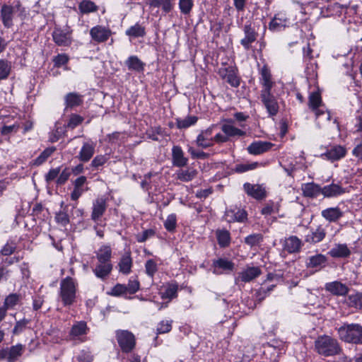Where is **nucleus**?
<instances>
[{
    "mask_svg": "<svg viewBox=\"0 0 362 362\" xmlns=\"http://www.w3.org/2000/svg\"><path fill=\"white\" fill-rule=\"evenodd\" d=\"M315 351L322 356H332L340 354L341 349L338 341L328 335H322L315 341Z\"/></svg>",
    "mask_w": 362,
    "mask_h": 362,
    "instance_id": "obj_1",
    "label": "nucleus"
},
{
    "mask_svg": "<svg viewBox=\"0 0 362 362\" xmlns=\"http://www.w3.org/2000/svg\"><path fill=\"white\" fill-rule=\"evenodd\" d=\"M78 283L71 277H66L60 282L59 297L64 306H70L76 298Z\"/></svg>",
    "mask_w": 362,
    "mask_h": 362,
    "instance_id": "obj_2",
    "label": "nucleus"
},
{
    "mask_svg": "<svg viewBox=\"0 0 362 362\" xmlns=\"http://www.w3.org/2000/svg\"><path fill=\"white\" fill-rule=\"evenodd\" d=\"M338 334L345 342L362 344V326L358 324L344 325L338 329Z\"/></svg>",
    "mask_w": 362,
    "mask_h": 362,
    "instance_id": "obj_3",
    "label": "nucleus"
},
{
    "mask_svg": "<svg viewBox=\"0 0 362 362\" xmlns=\"http://www.w3.org/2000/svg\"><path fill=\"white\" fill-rule=\"evenodd\" d=\"M309 107L315 112L316 118L321 120L329 121L331 115L322 104L320 93L317 91L312 92L309 95Z\"/></svg>",
    "mask_w": 362,
    "mask_h": 362,
    "instance_id": "obj_4",
    "label": "nucleus"
},
{
    "mask_svg": "<svg viewBox=\"0 0 362 362\" xmlns=\"http://www.w3.org/2000/svg\"><path fill=\"white\" fill-rule=\"evenodd\" d=\"M116 338L119 346L124 352H129L135 346L134 335L127 330H117Z\"/></svg>",
    "mask_w": 362,
    "mask_h": 362,
    "instance_id": "obj_5",
    "label": "nucleus"
},
{
    "mask_svg": "<svg viewBox=\"0 0 362 362\" xmlns=\"http://www.w3.org/2000/svg\"><path fill=\"white\" fill-rule=\"evenodd\" d=\"M21 4L17 1L14 5L10 6L4 4L1 8V17L2 23L6 28H10L13 25V14L16 12L22 13Z\"/></svg>",
    "mask_w": 362,
    "mask_h": 362,
    "instance_id": "obj_6",
    "label": "nucleus"
},
{
    "mask_svg": "<svg viewBox=\"0 0 362 362\" xmlns=\"http://www.w3.org/2000/svg\"><path fill=\"white\" fill-rule=\"evenodd\" d=\"M52 38L58 46H70L72 43V31L69 28H57L53 31Z\"/></svg>",
    "mask_w": 362,
    "mask_h": 362,
    "instance_id": "obj_7",
    "label": "nucleus"
},
{
    "mask_svg": "<svg viewBox=\"0 0 362 362\" xmlns=\"http://www.w3.org/2000/svg\"><path fill=\"white\" fill-rule=\"evenodd\" d=\"M261 100L269 116H275L279 111V103L271 91L261 93Z\"/></svg>",
    "mask_w": 362,
    "mask_h": 362,
    "instance_id": "obj_8",
    "label": "nucleus"
},
{
    "mask_svg": "<svg viewBox=\"0 0 362 362\" xmlns=\"http://www.w3.org/2000/svg\"><path fill=\"white\" fill-rule=\"evenodd\" d=\"M243 32L245 37L240 40V44L245 50H249L251 44L256 41L258 34L250 23H246L243 26Z\"/></svg>",
    "mask_w": 362,
    "mask_h": 362,
    "instance_id": "obj_9",
    "label": "nucleus"
},
{
    "mask_svg": "<svg viewBox=\"0 0 362 362\" xmlns=\"http://www.w3.org/2000/svg\"><path fill=\"white\" fill-rule=\"evenodd\" d=\"M261 273V269L258 267H247L238 273L235 282L236 284H238L240 281L244 283L250 282L258 277Z\"/></svg>",
    "mask_w": 362,
    "mask_h": 362,
    "instance_id": "obj_10",
    "label": "nucleus"
},
{
    "mask_svg": "<svg viewBox=\"0 0 362 362\" xmlns=\"http://www.w3.org/2000/svg\"><path fill=\"white\" fill-rule=\"evenodd\" d=\"M90 35L92 40L97 43L104 42L111 35V30L102 25H96L90 30Z\"/></svg>",
    "mask_w": 362,
    "mask_h": 362,
    "instance_id": "obj_11",
    "label": "nucleus"
},
{
    "mask_svg": "<svg viewBox=\"0 0 362 362\" xmlns=\"http://www.w3.org/2000/svg\"><path fill=\"white\" fill-rule=\"evenodd\" d=\"M214 126H211L205 130H202L197 136L196 144L202 148H206L213 146V131Z\"/></svg>",
    "mask_w": 362,
    "mask_h": 362,
    "instance_id": "obj_12",
    "label": "nucleus"
},
{
    "mask_svg": "<svg viewBox=\"0 0 362 362\" xmlns=\"http://www.w3.org/2000/svg\"><path fill=\"white\" fill-rule=\"evenodd\" d=\"M218 74L220 76L226 80L231 86L236 88L240 86V78L233 67L221 68L218 71Z\"/></svg>",
    "mask_w": 362,
    "mask_h": 362,
    "instance_id": "obj_13",
    "label": "nucleus"
},
{
    "mask_svg": "<svg viewBox=\"0 0 362 362\" xmlns=\"http://www.w3.org/2000/svg\"><path fill=\"white\" fill-rule=\"evenodd\" d=\"M344 215V212L339 207H328L321 211V216L329 223L338 222Z\"/></svg>",
    "mask_w": 362,
    "mask_h": 362,
    "instance_id": "obj_14",
    "label": "nucleus"
},
{
    "mask_svg": "<svg viewBox=\"0 0 362 362\" xmlns=\"http://www.w3.org/2000/svg\"><path fill=\"white\" fill-rule=\"evenodd\" d=\"M288 23L286 15L284 13H279L270 21L269 29L272 32H279L287 27Z\"/></svg>",
    "mask_w": 362,
    "mask_h": 362,
    "instance_id": "obj_15",
    "label": "nucleus"
},
{
    "mask_svg": "<svg viewBox=\"0 0 362 362\" xmlns=\"http://www.w3.org/2000/svg\"><path fill=\"white\" fill-rule=\"evenodd\" d=\"M346 154V148L340 145H336L330 147L327 151L321 155L322 158L332 162L339 160L344 158Z\"/></svg>",
    "mask_w": 362,
    "mask_h": 362,
    "instance_id": "obj_16",
    "label": "nucleus"
},
{
    "mask_svg": "<svg viewBox=\"0 0 362 362\" xmlns=\"http://www.w3.org/2000/svg\"><path fill=\"white\" fill-rule=\"evenodd\" d=\"M243 188L247 195L255 199H262L266 197L265 188L262 185L246 182L244 184Z\"/></svg>",
    "mask_w": 362,
    "mask_h": 362,
    "instance_id": "obj_17",
    "label": "nucleus"
},
{
    "mask_svg": "<svg viewBox=\"0 0 362 362\" xmlns=\"http://www.w3.org/2000/svg\"><path fill=\"white\" fill-rule=\"evenodd\" d=\"M213 273L221 274L223 272H231L234 269V263L225 258H219L213 262Z\"/></svg>",
    "mask_w": 362,
    "mask_h": 362,
    "instance_id": "obj_18",
    "label": "nucleus"
},
{
    "mask_svg": "<svg viewBox=\"0 0 362 362\" xmlns=\"http://www.w3.org/2000/svg\"><path fill=\"white\" fill-rule=\"evenodd\" d=\"M274 144L269 141H257L247 147V151L252 155H259L269 151Z\"/></svg>",
    "mask_w": 362,
    "mask_h": 362,
    "instance_id": "obj_19",
    "label": "nucleus"
},
{
    "mask_svg": "<svg viewBox=\"0 0 362 362\" xmlns=\"http://www.w3.org/2000/svg\"><path fill=\"white\" fill-rule=\"evenodd\" d=\"M113 269L112 263L98 262L93 272L95 276L103 281L105 280L111 274Z\"/></svg>",
    "mask_w": 362,
    "mask_h": 362,
    "instance_id": "obj_20",
    "label": "nucleus"
},
{
    "mask_svg": "<svg viewBox=\"0 0 362 362\" xmlns=\"http://www.w3.org/2000/svg\"><path fill=\"white\" fill-rule=\"evenodd\" d=\"M325 290L335 296H345L349 292V287L341 281H334L327 283Z\"/></svg>",
    "mask_w": 362,
    "mask_h": 362,
    "instance_id": "obj_21",
    "label": "nucleus"
},
{
    "mask_svg": "<svg viewBox=\"0 0 362 362\" xmlns=\"http://www.w3.org/2000/svg\"><path fill=\"white\" fill-rule=\"evenodd\" d=\"M172 162L174 166L179 168L187 165L188 163V158L185 156L184 152L181 147L178 146H175L173 147Z\"/></svg>",
    "mask_w": 362,
    "mask_h": 362,
    "instance_id": "obj_22",
    "label": "nucleus"
},
{
    "mask_svg": "<svg viewBox=\"0 0 362 362\" xmlns=\"http://www.w3.org/2000/svg\"><path fill=\"white\" fill-rule=\"evenodd\" d=\"M95 147L93 142H84L78 153V160L83 163L89 161L95 153Z\"/></svg>",
    "mask_w": 362,
    "mask_h": 362,
    "instance_id": "obj_23",
    "label": "nucleus"
},
{
    "mask_svg": "<svg viewBox=\"0 0 362 362\" xmlns=\"http://www.w3.org/2000/svg\"><path fill=\"white\" fill-rule=\"evenodd\" d=\"M106 200L103 197L96 199L93 204V211L91 218L97 221L105 213L106 210Z\"/></svg>",
    "mask_w": 362,
    "mask_h": 362,
    "instance_id": "obj_24",
    "label": "nucleus"
},
{
    "mask_svg": "<svg viewBox=\"0 0 362 362\" xmlns=\"http://www.w3.org/2000/svg\"><path fill=\"white\" fill-rule=\"evenodd\" d=\"M321 194L325 197L331 198L336 197L345 193V189L339 185L332 183L322 187Z\"/></svg>",
    "mask_w": 362,
    "mask_h": 362,
    "instance_id": "obj_25",
    "label": "nucleus"
},
{
    "mask_svg": "<svg viewBox=\"0 0 362 362\" xmlns=\"http://www.w3.org/2000/svg\"><path fill=\"white\" fill-rule=\"evenodd\" d=\"M226 219L228 222H244L247 219V213L245 210L234 208L226 211Z\"/></svg>",
    "mask_w": 362,
    "mask_h": 362,
    "instance_id": "obj_26",
    "label": "nucleus"
},
{
    "mask_svg": "<svg viewBox=\"0 0 362 362\" xmlns=\"http://www.w3.org/2000/svg\"><path fill=\"white\" fill-rule=\"evenodd\" d=\"M329 255L334 258H346L351 255V250L345 243L335 244L329 251Z\"/></svg>",
    "mask_w": 362,
    "mask_h": 362,
    "instance_id": "obj_27",
    "label": "nucleus"
},
{
    "mask_svg": "<svg viewBox=\"0 0 362 362\" xmlns=\"http://www.w3.org/2000/svg\"><path fill=\"white\" fill-rule=\"evenodd\" d=\"M326 235L325 229L322 226H318L316 229L311 230L305 236V241L309 243L315 244L321 242Z\"/></svg>",
    "mask_w": 362,
    "mask_h": 362,
    "instance_id": "obj_28",
    "label": "nucleus"
},
{
    "mask_svg": "<svg viewBox=\"0 0 362 362\" xmlns=\"http://www.w3.org/2000/svg\"><path fill=\"white\" fill-rule=\"evenodd\" d=\"M301 189L304 197L313 198L321 194L322 187L314 182H308L303 184Z\"/></svg>",
    "mask_w": 362,
    "mask_h": 362,
    "instance_id": "obj_29",
    "label": "nucleus"
},
{
    "mask_svg": "<svg viewBox=\"0 0 362 362\" xmlns=\"http://www.w3.org/2000/svg\"><path fill=\"white\" fill-rule=\"evenodd\" d=\"M327 262V258L322 254H317L308 257L306 261L308 268L319 269L322 268Z\"/></svg>",
    "mask_w": 362,
    "mask_h": 362,
    "instance_id": "obj_30",
    "label": "nucleus"
},
{
    "mask_svg": "<svg viewBox=\"0 0 362 362\" xmlns=\"http://www.w3.org/2000/svg\"><path fill=\"white\" fill-rule=\"evenodd\" d=\"M260 80L262 85L261 93L271 91L273 87V82L272 81V76L269 71L265 67H264L261 71Z\"/></svg>",
    "mask_w": 362,
    "mask_h": 362,
    "instance_id": "obj_31",
    "label": "nucleus"
},
{
    "mask_svg": "<svg viewBox=\"0 0 362 362\" xmlns=\"http://www.w3.org/2000/svg\"><path fill=\"white\" fill-rule=\"evenodd\" d=\"M95 254L98 262L111 263L112 249L110 245H102Z\"/></svg>",
    "mask_w": 362,
    "mask_h": 362,
    "instance_id": "obj_32",
    "label": "nucleus"
},
{
    "mask_svg": "<svg viewBox=\"0 0 362 362\" xmlns=\"http://www.w3.org/2000/svg\"><path fill=\"white\" fill-rule=\"evenodd\" d=\"M66 108H73L83 103V96L76 93H69L64 98Z\"/></svg>",
    "mask_w": 362,
    "mask_h": 362,
    "instance_id": "obj_33",
    "label": "nucleus"
},
{
    "mask_svg": "<svg viewBox=\"0 0 362 362\" xmlns=\"http://www.w3.org/2000/svg\"><path fill=\"white\" fill-rule=\"evenodd\" d=\"M301 247V240L296 236H291L286 239L284 250L289 253L297 252Z\"/></svg>",
    "mask_w": 362,
    "mask_h": 362,
    "instance_id": "obj_34",
    "label": "nucleus"
},
{
    "mask_svg": "<svg viewBox=\"0 0 362 362\" xmlns=\"http://www.w3.org/2000/svg\"><path fill=\"white\" fill-rule=\"evenodd\" d=\"M176 178L182 182H189L197 175V170L189 168L185 170H179L176 172Z\"/></svg>",
    "mask_w": 362,
    "mask_h": 362,
    "instance_id": "obj_35",
    "label": "nucleus"
},
{
    "mask_svg": "<svg viewBox=\"0 0 362 362\" xmlns=\"http://www.w3.org/2000/svg\"><path fill=\"white\" fill-rule=\"evenodd\" d=\"M119 272L128 274L131 272L132 267V259L129 253H125L120 259L119 264Z\"/></svg>",
    "mask_w": 362,
    "mask_h": 362,
    "instance_id": "obj_36",
    "label": "nucleus"
},
{
    "mask_svg": "<svg viewBox=\"0 0 362 362\" xmlns=\"http://www.w3.org/2000/svg\"><path fill=\"white\" fill-rule=\"evenodd\" d=\"M125 64L129 70L141 72L144 70L145 64L136 56H130L125 62Z\"/></svg>",
    "mask_w": 362,
    "mask_h": 362,
    "instance_id": "obj_37",
    "label": "nucleus"
},
{
    "mask_svg": "<svg viewBox=\"0 0 362 362\" xmlns=\"http://www.w3.org/2000/svg\"><path fill=\"white\" fill-rule=\"evenodd\" d=\"M87 325L83 321L77 322L73 325L71 331L70 336L72 339H76L77 337L84 335L87 332Z\"/></svg>",
    "mask_w": 362,
    "mask_h": 362,
    "instance_id": "obj_38",
    "label": "nucleus"
},
{
    "mask_svg": "<svg viewBox=\"0 0 362 362\" xmlns=\"http://www.w3.org/2000/svg\"><path fill=\"white\" fill-rule=\"evenodd\" d=\"M222 132L226 134L228 138L232 136H242L245 135V132L230 124H224L221 127Z\"/></svg>",
    "mask_w": 362,
    "mask_h": 362,
    "instance_id": "obj_39",
    "label": "nucleus"
},
{
    "mask_svg": "<svg viewBox=\"0 0 362 362\" xmlns=\"http://www.w3.org/2000/svg\"><path fill=\"white\" fill-rule=\"evenodd\" d=\"M23 347L21 344L12 346L9 350H7L6 358L8 362H15L23 354Z\"/></svg>",
    "mask_w": 362,
    "mask_h": 362,
    "instance_id": "obj_40",
    "label": "nucleus"
},
{
    "mask_svg": "<svg viewBox=\"0 0 362 362\" xmlns=\"http://www.w3.org/2000/svg\"><path fill=\"white\" fill-rule=\"evenodd\" d=\"M125 34L133 38L144 37L146 35L145 28L139 23H136L128 28Z\"/></svg>",
    "mask_w": 362,
    "mask_h": 362,
    "instance_id": "obj_41",
    "label": "nucleus"
},
{
    "mask_svg": "<svg viewBox=\"0 0 362 362\" xmlns=\"http://www.w3.org/2000/svg\"><path fill=\"white\" fill-rule=\"evenodd\" d=\"M218 243L221 247H228L230 243V233L226 230H218L216 232Z\"/></svg>",
    "mask_w": 362,
    "mask_h": 362,
    "instance_id": "obj_42",
    "label": "nucleus"
},
{
    "mask_svg": "<svg viewBox=\"0 0 362 362\" xmlns=\"http://www.w3.org/2000/svg\"><path fill=\"white\" fill-rule=\"evenodd\" d=\"M198 117L196 116H187L185 118H177L176 125L178 129H186L197 123Z\"/></svg>",
    "mask_w": 362,
    "mask_h": 362,
    "instance_id": "obj_43",
    "label": "nucleus"
},
{
    "mask_svg": "<svg viewBox=\"0 0 362 362\" xmlns=\"http://www.w3.org/2000/svg\"><path fill=\"white\" fill-rule=\"evenodd\" d=\"M12 64L7 59H0V81L6 79L11 71Z\"/></svg>",
    "mask_w": 362,
    "mask_h": 362,
    "instance_id": "obj_44",
    "label": "nucleus"
},
{
    "mask_svg": "<svg viewBox=\"0 0 362 362\" xmlns=\"http://www.w3.org/2000/svg\"><path fill=\"white\" fill-rule=\"evenodd\" d=\"M20 300H21L20 295L16 294V293H11L5 298L4 305H2V306L4 308H5L6 310L8 309H12L16 305L18 304Z\"/></svg>",
    "mask_w": 362,
    "mask_h": 362,
    "instance_id": "obj_45",
    "label": "nucleus"
},
{
    "mask_svg": "<svg viewBox=\"0 0 362 362\" xmlns=\"http://www.w3.org/2000/svg\"><path fill=\"white\" fill-rule=\"evenodd\" d=\"M78 9L82 13H88L96 11L98 6L91 1L83 0L79 4Z\"/></svg>",
    "mask_w": 362,
    "mask_h": 362,
    "instance_id": "obj_46",
    "label": "nucleus"
},
{
    "mask_svg": "<svg viewBox=\"0 0 362 362\" xmlns=\"http://www.w3.org/2000/svg\"><path fill=\"white\" fill-rule=\"evenodd\" d=\"M56 151L54 146L45 148L40 155L34 160V165H40Z\"/></svg>",
    "mask_w": 362,
    "mask_h": 362,
    "instance_id": "obj_47",
    "label": "nucleus"
},
{
    "mask_svg": "<svg viewBox=\"0 0 362 362\" xmlns=\"http://www.w3.org/2000/svg\"><path fill=\"white\" fill-rule=\"evenodd\" d=\"M172 320H163L157 325L156 334H161L168 333L172 329Z\"/></svg>",
    "mask_w": 362,
    "mask_h": 362,
    "instance_id": "obj_48",
    "label": "nucleus"
},
{
    "mask_svg": "<svg viewBox=\"0 0 362 362\" xmlns=\"http://www.w3.org/2000/svg\"><path fill=\"white\" fill-rule=\"evenodd\" d=\"M348 304L351 307H354L355 308L361 309L362 308V294L357 293L355 294H351L348 298Z\"/></svg>",
    "mask_w": 362,
    "mask_h": 362,
    "instance_id": "obj_49",
    "label": "nucleus"
},
{
    "mask_svg": "<svg viewBox=\"0 0 362 362\" xmlns=\"http://www.w3.org/2000/svg\"><path fill=\"white\" fill-rule=\"evenodd\" d=\"M279 205L277 203L273 202H268L262 209V214L265 216L272 215L279 212Z\"/></svg>",
    "mask_w": 362,
    "mask_h": 362,
    "instance_id": "obj_50",
    "label": "nucleus"
},
{
    "mask_svg": "<svg viewBox=\"0 0 362 362\" xmlns=\"http://www.w3.org/2000/svg\"><path fill=\"white\" fill-rule=\"evenodd\" d=\"M194 6L193 0H179V8L182 14H189Z\"/></svg>",
    "mask_w": 362,
    "mask_h": 362,
    "instance_id": "obj_51",
    "label": "nucleus"
},
{
    "mask_svg": "<svg viewBox=\"0 0 362 362\" xmlns=\"http://www.w3.org/2000/svg\"><path fill=\"white\" fill-rule=\"evenodd\" d=\"M67 207V206H65L63 209V211L57 213L55 216L57 222L63 226H66L69 223V218L66 211Z\"/></svg>",
    "mask_w": 362,
    "mask_h": 362,
    "instance_id": "obj_52",
    "label": "nucleus"
},
{
    "mask_svg": "<svg viewBox=\"0 0 362 362\" xmlns=\"http://www.w3.org/2000/svg\"><path fill=\"white\" fill-rule=\"evenodd\" d=\"M177 225V217L175 214H171L168 216L166 220L164 222V226L165 229L169 231H173Z\"/></svg>",
    "mask_w": 362,
    "mask_h": 362,
    "instance_id": "obj_53",
    "label": "nucleus"
},
{
    "mask_svg": "<svg viewBox=\"0 0 362 362\" xmlns=\"http://www.w3.org/2000/svg\"><path fill=\"white\" fill-rule=\"evenodd\" d=\"M140 288V284L136 279H130L127 285H126V291L127 293L134 294L136 293Z\"/></svg>",
    "mask_w": 362,
    "mask_h": 362,
    "instance_id": "obj_54",
    "label": "nucleus"
},
{
    "mask_svg": "<svg viewBox=\"0 0 362 362\" xmlns=\"http://www.w3.org/2000/svg\"><path fill=\"white\" fill-rule=\"evenodd\" d=\"M262 241V235L259 233L252 234L247 236L245 243L250 246H255Z\"/></svg>",
    "mask_w": 362,
    "mask_h": 362,
    "instance_id": "obj_55",
    "label": "nucleus"
},
{
    "mask_svg": "<svg viewBox=\"0 0 362 362\" xmlns=\"http://www.w3.org/2000/svg\"><path fill=\"white\" fill-rule=\"evenodd\" d=\"M177 292V286H174V285L170 286L169 287H168L165 289V291L163 293H162L161 298L163 299L168 298V299H169V300H170L173 298H174L175 297H176Z\"/></svg>",
    "mask_w": 362,
    "mask_h": 362,
    "instance_id": "obj_56",
    "label": "nucleus"
},
{
    "mask_svg": "<svg viewBox=\"0 0 362 362\" xmlns=\"http://www.w3.org/2000/svg\"><path fill=\"white\" fill-rule=\"evenodd\" d=\"M83 121V118L76 114H72L70 116L69 120L67 123V127L70 129H74L78 126Z\"/></svg>",
    "mask_w": 362,
    "mask_h": 362,
    "instance_id": "obj_57",
    "label": "nucleus"
},
{
    "mask_svg": "<svg viewBox=\"0 0 362 362\" xmlns=\"http://www.w3.org/2000/svg\"><path fill=\"white\" fill-rule=\"evenodd\" d=\"M108 160L106 155H98L91 161L90 166L94 168H98L103 165Z\"/></svg>",
    "mask_w": 362,
    "mask_h": 362,
    "instance_id": "obj_58",
    "label": "nucleus"
},
{
    "mask_svg": "<svg viewBox=\"0 0 362 362\" xmlns=\"http://www.w3.org/2000/svg\"><path fill=\"white\" fill-rule=\"evenodd\" d=\"M126 291V285L117 284H116L112 289L111 291L109 293L110 295L112 296H119L122 295L127 294Z\"/></svg>",
    "mask_w": 362,
    "mask_h": 362,
    "instance_id": "obj_59",
    "label": "nucleus"
},
{
    "mask_svg": "<svg viewBox=\"0 0 362 362\" xmlns=\"http://www.w3.org/2000/svg\"><path fill=\"white\" fill-rule=\"evenodd\" d=\"M145 268L146 274L151 277L156 274L158 269L157 264L153 259H148L146 262Z\"/></svg>",
    "mask_w": 362,
    "mask_h": 362,
    "instance_id": "obj_60",
    "label": "nucleus"
},
{
    "mask_svg": "<svg viewBox=\"0 0 362 362\" xmlns=\"http://www.w3.org/2000/svg\"><path fill=\"white\" fill-rule=\"evenodd\" d=\"M65 130L63 127H57L56 129L52 132L49 134V140L52 143L57 142L64 134Z\"/></svg>",
    "mask_w": 362,
    "mask_h": 362,
    "instance_id": "obj_61",
    "label": "nucleus"
},
{
    "mask_svg": "<svg viewBox=\"0 0 362 362\" xmlns=\"http://www.w3.org/2000/svg\"><path fill=\"white\" fill-rule=\"evenodd\" d=\"M154 235L155 231L153 229H148L143 231L141 233L137 234L136 238L139 243H144Z\"/></svg>",
    "mask_w": 362,
    "mask_h": 362,
    "instance_id": "obj_62",
    "label": "nucleus"
},
{
    "mask_svg": "<svg viewBox=\"0 0 362 362\" xmlns=\"http://www.w3.org/2000/svg\"><path fill=\"white\" fill-rule=\"evenodd\" d=\"M78 362H92L93 356L88 351L82 350L76 357Z\"/></svg>",
    "mask_w": 362,
    "mask_h": 362,
    "instance_id": "obj_63",
    "label": "nucleus"
},
{
    "mask_svg": "<svg viewBox=\"0 0 362 362\" xmlns=\"http://www.w3.org/2000/svg\"><path fill=\"white\" fill-rule=\"evenodd\" d=\"M71 175V170L69 168H65L59 175L57 180V183L59 185L64 184Z\"/></svg>",
    "mask_w": 362,
    "mask_h": 362,
    "instance_id": "obj_64",
    "label": "nucleus"
}]
</instances>
